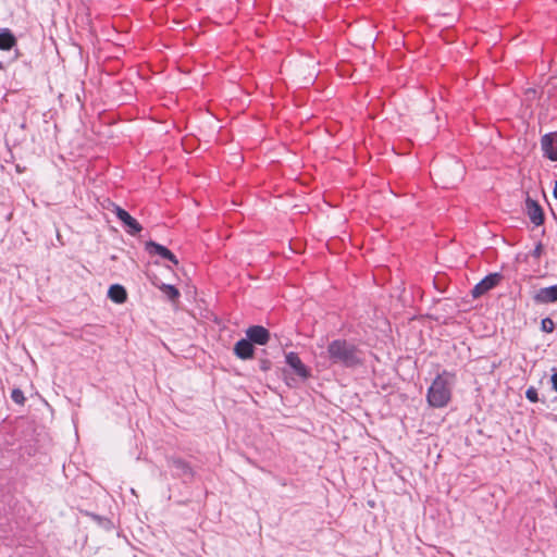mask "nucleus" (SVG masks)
Returning a JSON list of instances; mask_svg holds the SVG:
<instances>
[{"label": "nucleus", "instance_id": "423d86ee", "mask_svg": "<svg viewBox=\"0 0 557 557\" xmlns=\"http://www.w3.org/2000/svg\"><path fill=\"white\" fill-rule=\"evenodd\" d=\"M541 148L546 158L552 161H557V132H552L542 136Z\"/></svg>", "mask_w": 557, "mask_h": 557}, {"label": "nucleus", "instance_id": "39448f33", "mask_svg": "<svg viewBox=\"0 0 557 557\" xmlns=\"http://www.w3.org/2000/svg\"><path fill=\"white\" fill-rule=\"evenodd\" d=\"M502 275L499 273H491L481 280L471 290L473 298H479L499 284Z\"/></svg>", "mask_w": 557, "mask_h": 557}, {"label": "nucleus", "instance_id": "4468645a", "mask_svg": "<svg viewBox=\"0 0 557 557\" xmlns=\"http://www.w3.org/2000/svg\"><path fill=\"white\" fill-rule=\"evenodd\" d=\"M16 45V38L9 28L0 32V50H10Z\"/></svg>", "mask_w": 557, "mask_h": 557}, {"label": "nucleus", "instance_id": "20e7f679", "mask_svg": "<svg viewBox=\"0 0 557 557\" xmlns=\"http://www.w3.org/2000/svg\"><path fill=\"white\" fill-rule=\"evenodd\" d=\"M112 211L115 213L117 219L123 222L124 226L127 227V233L131 235L138 234L143 227L136 219H134L126 210L115 203H111Z\"/></svg>", "mask_w": 557, "mask_h": 557}, {"label": "nucleus", "instance_id": "f8f14e48", "mask_svg": "<svg viewBox=\"0 0 557 557\" xmlns=\"http://www.w3.org/2000/svg\"><path fill=\"white\" fill-rule=\"evenodd\" d=\"M255 348L248 338L239 339L234 346V354L242 360H247L253 357Z\"/></svg>", "mask_w": 557, "mask_h": 557}, {"label": "nucleus", "instance_id": "412c9836", "mask_svg": "<svg viewBox=\"0 0 557 557\" xmlns=\"http://www.w3.org/2000/svg\"><path fill=\"white\" fill-rule=\"evenodd\" d=\"M552 384H553V388L557 392V373H554L552 375Z\"/></svg>", "mask_w": 557, "mask_h": 557}, {"label": "nucleus", "instance_id": "5701e85b", "mask_svg": "<svg viewBox=\"0 0 557 557\" xmlns=\"http://www.w3.org/2000/svg\"><path fill=\"white\" fill-rule=\"evenodd\" d=\"M2 69H3V65H2V63L0 62V70H2Z\"/></svg>", "mask_w": 557, "mask_h": 557}, {"label": "nucleus", "instance_id": "aec40b11", "mask_svg": "<svg viewBox=\"0 0 557 557\" xmlns=\"http://www.w3.org/2000/svg\"><path fill=\"white\" fill-rule=\"evenodd\" d=\"M270 368H271V362L268 359H261L260 360V369L262 371L265 372V371L270 370Z\"/></svg>", "mask_w": 557, "mask_h": 557}, {"label": "nucleus", "instance_id": "9d476101", "mask_svg": "<svg viewBox=\"0 0 557 557\" xmlns=\"http://www.w3.org/2000/svg\"><path fill=\"white\" fill-rule=\"evenodd\" d=\"M286 363L294 370V372L300 376L301 379L306 380L310 376L309 369L302 363L300 358L296 352H288L285 356Z\"/></svg>", "mask_w": 557, "mask_h": 557}, {"label": "nucleus", "instance_id": "7ed1b4c3", "mask_svg": "<svg viewBox=\"0 0 557 557\" xmlns=\"http://www.w3.org/2000/svg\"><path fill=\"white\" fill-rule=\"evenodd\" d=\"M168 465L175 469L174 475L183 479L184 482L193 481L195 478V471L190 465L180 457H169Z\"/></svg>", "mask_w": 557, "mask_h": 557}, {"label": "nucleus", "instance_id": "f03ea898", "mask_svg": "<svg viewBox=\"0 0 557 557\" xmlns=\"http://www.w3.org/2000/svg\"><path fill=\"white\" fill-rule=\"evenodd\" d=\"M330 360L335 364L355 368L362 363L361 352L356 345L345 341L335 339L327 346Z\"/></svg>", "mask_w": 557, "mask_h": 557}, {"label": "nucleus", "instance_id": "2eb2a0df", "mask_svg": "<svg viewBox=\"0 0 557 557\" xmlns=\"http://www.w3.org/2000/svg\"><path fill=\"white\" fill-rule=\"evenodd\" d=\"M160 289L164 293V295L170 299V300H176L178 297H180V292L178 289L173 286V285H169V284H162L160 286Z\"/></svg>", "mask_w": 557, "mask_h": 557}, {"label": "nucleus", "instance_id": "f3484780", "mask_svg": "<svg viewBox=\"0 0 557 557\" xmlns=\"http://www.w3.org/2000/svg\"><path fill=\"white\" fill-rule=\"evenodd\" d=\"M11 398L14 403H16L18 405H24V403H25L24 393L20 388H14L12 391Z\"/></svg>", "mask_w": 557, "mask_h": 557}, {"label": "nucleus", "instance_id": "f257e3e1", "mask_svg": "<svg viewBox=\"0 0 557 557\" xmlns=\"http://www.w3.org/2000/svg\"><path fill=\"white\" fill-rule=\"evenodd\" d=\"M455 383V374L448 371L440 373L428 388L426 400L433 408H443L451 398V388Z\"/></svg>", "mask_w": 557, "mask_h": 557}, {"label": "nucleus", "instance_id": "6ab92c4d", "mask_svg": "<svg viewBox=\"0 0 557 557\" xmlns=\"http://www.w3.org/2000/svg\"><path fill=\"white\" fill-rule=\"evenodd\" d=\"M544 247L542 243H537L533 251L531 252V256L539 259L543 253Z\"/></svg>", "mask_w": 557, "mask_h": 557}, {"label": "nucleus", "instance_id": "a211bd4d", "mask_svg": "<svg viewBox=\"0 0 557 557\" xmlns=\"http://www.w3.org/2000/svg\"><path fill=\"white\" fill-rule=\"evenodd\" d=\"M525 397L527 399H529L531 403H536L539 401V395H537V391L535 387L533 386H530L527 392H525Z\"/></svg>", "mask_w": 557, "mask_h": 557}, {"label": "nucleus", "instance_id": "4be33fe9", "mask_svg": "<svg viewBox=\"0 0 557 557\" xmlns=\"http://www.w3.org/2000/svg\"><path fill=\"white\" fill-rule=\"evenodd\" d=\"M554 197L557 199V181L555 182V187H554Z\"/></svg>", "mask_w": 557, "mask_h": 557}, {"label": "nucleus", "instance_id": "0eeeda50", "mask_svg": "<svg viewBox=\"0 0 557 557\" xmlns=\"http://www.w3.org/2000/svg\"><path fill=\"white\" fill-rule=\"evenodd\" d=\"M246 336L251 344L265 345L270 341V332L264 326L252 325L246 330Z\"/></svg>", "mask_w": 557, "mask_h": 557}, {"label": "nucleus", "instance_id": "dca6fc26", "mask_svg": "<svg viewBox=\"0 0 557 557\" xmlns=\"http://www.w3.org/2000/svg\"><path fill=\"white\" fill-rule=\"evenodd\" d=\"M555 329V323L550 318H544L541 321V330L545 333H552Z\"/></svg>", "mask_w": 557, "mask_h": 557}, {"label": "nucleus", "instance_id": "ddd939ff", "mask_svg": "<svg viewBox=\"0 0 557 557\" xmlns=\"http://www.w3.org/2000/svg\"><path fill=\"white\" fill-rule=\"evenodd\" d=\"M108 297L115 304H123L127 298V294L122 285L114 284L110 286Z\"/></svg>", "mask_w": 557, "mask_h": 557}, {"label": "nucleus", "instance_id": "1a4fd4ad", "mask_svg": "<svg viewBox=\"0 0 557 557\" xmlns=\"http://www.w3.org/2000/svg\"><path fill=\"white\" fill-rule=\"evenodd\" d=\"M145 248L146 251H148L150 255H158L161 258L169 260L175 265L178 263L177 258L174 256L172 251H170L166 247L153 240L147 242Z\"/></svg>", "mask_w": 557, "mask_h": 557}, {"label": "nucleus", "instance_id": "9b49d317", "mask_svg": "<svg viewBox=\"0 0 557 557\" xmlns=\"http://www.w3.org/2000/svg\"><path fill=\"white\" fill-rule=\"evenodd\" d=\"M535 304H550L557 301V285L540 288L534 295Z\"/></svg>", "mask_w": 557, "mask_h": 557}, {"label": "nucleus", "instance_id": "6e6552de", "mask_svg": "<svg viewBox=\"0 0 557 557\" xmlns=\"http://www.w3.org/2000/svg\"><path fill=\"white\" fill-rule=\"evenodd\" d=\"M525 211L533 224L536 226L543 224L544 222V213L541 206L537 203V201L533 200L532 198L528 197L525 199Z\"/></svg>", "mask_w": 557, "mask_h": 557}]
</instances>
